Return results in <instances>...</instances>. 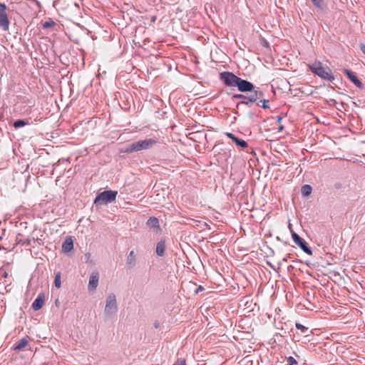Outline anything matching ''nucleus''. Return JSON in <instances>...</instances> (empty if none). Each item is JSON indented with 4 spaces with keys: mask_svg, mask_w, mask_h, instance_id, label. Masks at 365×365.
Masks as SVG:
<instances>
[{
    "mask_svg": "<svg viewBox=\"0 0 365 365\" xmlns=\"http://www.w3.org/2000/svg\"><path fill=\"white\" fill-rule=\"evenodd\" d=\"M225 135L229 138H230L236 144L237 146L242 148H246L248 147V144L245 140L237 138L232 133L227 132V133H225Z\"/></svg>",
    "mask_w": 365,
    "mask_h": 365,
    "instance_id": "nucleus-12",
    "label": "nucleus"
},
{
    "mask_svg": "<svg viewBox=\"0 0 365 365\" xmlns=\"http://www.w3.org/2000/svg\"><path fill=\"white\" fill-rule=\"evenodd\" d=\"M268 264H269V267H272L273 269H274V266H273L272 264L268 263Z\"/></svg>",
    "mask_w": 365,
    "mask_h": 365,
    "instance_id": "nucleus-34",
    "label": "nucleus"
},
{
    "mask_svg": "<svg viewBox=\"0 0 365 365\" xmlns=\"http://www.w3.org/2000/svg\"><path fill=\"white\" fill-rule=\"evenodd\" d=\"M205 289L202 286L200 285L195 290V293L198 294L200 292L203 291Z\"/></svg>",
    "mask_w": 365,
    "mask_h": 365,
    "instance_id": "nucleus-28",
    "label": "nucleus"
},
{
    "mask_svg": "<svg viewBox=\"0 0 365 365\" xmlns=\"http://www.w3.org/2000/svg\"><path fill=\"white\" fill-rule=\"evenodd\" d=\"M7 6L0 2V29L3 31H7L9 29L10 21L7 14Z\"/></svg>",
    "mask_w": 365,
    "mask_h": 365,
    "instance_id": "nucleus-6",
    "label": "nucleus"
},
{
    "mask_svg": "<svg viewBox=\"0 0 365 365\" xmlns=\"http://www.w3.org/2000/svg\"><path fill=\"white\" fill-rule=\"evenodd\" d=\"M126 265L128 269H133L136 265V255L131 250L126 257Z\"/></svg>",
    "mask_w": 365,
    "mask_h": 365,
    "instance_id": "nucleus-14",
    "label": "nucleus"
},
{
    "mask_svg": "<svg viewBox=\"0 0 365 365\" xmlns=\"http://www.w3.org/2000/svg\"><path fill=\"white\" fill-rule=\"evenodd\" d=\"M240 77L232 72L223 71L219 75V79L227 87H236Z\"/></svg>",
    "mask_w": 365,
    "mask_h": 365,
    "instance_id": "nucleus-5",
    "label": "nucleus"
},
{
    "mask_svg": "<svg viewBox=\"0 0 365 365\" xmlns=\"http://www.w3.org/2000/svg\"><path fill=\"white\" fill-rule=\"evenodd\" d=\"M251 93L247 98V101H241L237 104V107H238L240 104H244L245 106H247L250 107L252 106V103H255L263 98L264 93L260 90H255L253 89L252 91H250Z\"/></svg>",
    "mask_w": 365,
    "mask_h": 365,
    "instance_id": "nucleus-8",
    "label": "nucleus"
},
{
    "mask_svg": "<svg viewBox=\"0 0 365 365\" xmlns=\"http://www.w3.org/2000/svg\"><path fill=\"white\" fill-rule=\"evenodd\" d=\"M155 20H156V16H153L151 17V21L153 22L155 21Z\"/></svg>",
    "mask_w": 365,
    "mask_h": 365,
    "instance_id": "nucleus-32",
    "label": "nucleus"
},
{
    "mask_svg": "<svg viewBox=\"0 0 365 365\" xmlns=\"http://www.w3.org/2000/svg\"><path fill=\"white\" fill-rule=\"evenodd\" d=\"M257 105L262 106L264 109L269 108V105L267 104V101L264 97L257 101Z\"/></svg>",
    "mask_w": 365,
    "mask_h": 365,
    "instance_id": "nucleus-21",
    "label": "nucleus"
},
{
    "mask_svg": "<svg viewBox=\"0 0 365 365\" xmlns=\"http://www.w3.org/2000/svg\"><path fill=\"white\" fill-rule=\"evenodd\" d=\"M158 143L155 138H148L143 140H138L130 144L125 149V153H131L143 150H148L153 147Z\"/></svg>",
    "mask_w": 365,
    "mask_h": 365,
    "instance_id": "nucleus-1",
    "label": "nucleus"
},
{
    "mask_svg": "<svg viewBox=\"0 0 365 365\" xmlns=\"http://www.w3.org/2000/svg\"><path fill=\"white\" fill-rule=\"evenodd\" d=\"M99 281V273L97 271H93L89 278L88 289L89 292H94L98 285Z\"/></svg>",
    "mask_w": 365,
    "mask_h": 365,
    "instance_id": "nucleus-10",
    "label": "nucleus"
},
{
    "mask_svg": "<svg viewBox=\"0 0 365 365\" xmlns=\"http://www.w3.org/2000/svg\"><path fill=\"white\" fill-rule=\"evenodd\" d=\"M166 249L165 240H161L157 243L156 245V254L159 257H163L165 254Z\"/></svg>",
    "mask_w": 365,
    "mask_h": 365,
    "instance_id": "nucleus-17",
    "label": "nucleus"
},
{
    "mask_svg": "<svg viewBox=\"0 0 365 365\" xmlns=\"http://www.w3.org/2000/svg\"><path fill=\"white\" fill-rule=\"evenodd\" d=\"M295 327L298 330H300L304 334L308 331V327H307L299 323H296Z\"/></svg>",
    "mask_w": 365,
    "mask_h": 365,
    "instance_id": "nucleus-23",
    "label": "nucleus"
},
{
    "mask_svg": "<svg viewBox=\"0 0 365 365\" xmlns=\"http://www.w3.org/2000/svg\"><path fill=\"white\" fill-rule=\"evenodd\" d=\"M146 224L150 228H154V229H156L157 230L160 229L159 220L157 217H150L148 220Z\"/></svg>",
    "mask_w": 365,
    "mask_h": 365,
    "instance_id": "nucleus-18",
    "label": "nucleus"
},
{
    "mask_svg": "<svg viewBox=\"0 0 365 365\" xmlns=\"http://www.w3.org/2000/svg\"><path fill=\"white\" fill-rule=\"evenodd\" d=\"M54 25H55L54 21H52V20H49V21H45L43 24V29H48V28H51V27L53 26Z\"/></svg>",
    "mask_w": 365,
    "mask_h": 365,
    "instance_id": "nucleus-25",
    "label": "nucleus"
},
{
    "mask_svg": "<svg viewBox=\"0 0 365 365\" xmlns=\"http://www.w3.org/2000/svg\"><path fill=\"white\" fill-rule=\"evenodd\" d=\"M73 249V242L71 237H67L62 244V251L65 253L71 252Z\"/></svg>",
    "mask_w": 365,
    "mask_h": 365,
    "instance_id": "nucleus-16",
    "label": "nucleus"
},
{
    "mask_svg": "<svg viewBox=\"0 0 365 365\" xmlns=\"http://www.w3.org/2000/svg\"><path fill=\"white\" fill-rule=\"evenodd\" d=\"M2 240V237L0 236V241Z\"/></svg>",
    "mask_w": 365,
    "mask_h": 365,
    "instance_id": "nucleus-37",
    "label": "nucleus"
},
{
    "mask_svg": "<svg viewBox=\"0 0 365 365\" xmlns=\"http://www.w3.org/2000/svg\"><path fill=\"white\" fill-rule=\"evenodd\" d=\"M344 73L346 74L348 78L359 88L364 87L363 83L358 79L355 73L349 69H344Z\"/></svg>",
    "mask_w": 365,
    "mask_h": 365,
    "instance_id": "nucleus-11",
    "label": "nucleus"
},
{
    "mask_svg": "<svg viewBox=\"0 0 365 365\" xmlns=\"http://www.w3.org/2000/svg\"><path fill=\"white\" fill-rule=\"evenodd\" d=\"M61 274L58 272L55 276L54 284L57 288H59L61 287Z\"/></svg>",
    "mask_w": 365,
    "mask_h": 365,
    "instance_id": "nucleus-22",
    "label": "nucleus"
},
{
    "mask_svg": "<svg viewBox=\"0 0 365 365\" xmlns=\"http://www.w3.org/2000/svg\"><path fill=\"white\" fill-rule=\"evenodd\" d=\"M236 87H237L238 91L240 92L252 91L255 88L253 83L241 78H239Z\"/></svg>",
    "mask_w": 365,
    "mask_h": 365,
    "instance_id": "nucleus-9",
    "label": "nucleus"
},
{
    "mask_svg": "<svg viewBox=\"0 0 365 365\" xmlns=\"http://www.w3.org/2000/svg\"><path fill=\"white\" fill-rule=\"evenodd\" d=\"M283 128H284V127H283L282 125V126H280V127L279 128V131L282 130H283Z\"/></svg>",
    "mask_w": 365,
    "mask_h": 365,
    "instance_id": "nucleus-35",
    "label": "nucleus"
},
{
    "mask_svg": "<svg viewBox=\"0 0 365 365\" xmlns=\"http://www.w3.org/2000/svg\"><path fill=\"white\" fill-rule=\"evenodd\" d=\"M7 276H8V274H7V272H5L3 274V277H7Z\"/></svg>",
    "mask_w": 365,
    "mask_h": 365,
    "instance_id": "nucleus-33",
    "label": "nucleus"
},
{
    "mask_svg": "<svg viewBox=\"0 0 365 365\" xmlns=\"http://www.w3.org/2000/svg\"><path fill=\"white\" fill-rule=\"evenodd\" d=\"M309 68L314 74L318 76L322 79L329 82H332L334 80L331 69L324 68L319 61L314 62L313 64L310 65Z\"/></svg>",
    "mask_w": 365,
    "mask_h": 365,
    "instance_id": "nucleus-2",
    "label": "nucleus"
},
{
    "mask_svg": "<svg viewBox=\"0 0 365 365\" xmlns=\"http://www.w3.org/2000/svg\"><path fill=\"white\" fill-rule=\"evenodd\" d=\"M312 2L316 7L319 9L322 8V0H312Z\"/></svg>",
    "mask_w": 365,
    "mask_h": 365,
    "instance_id": "nucleus-26",
    "label": "nucleus"
},
{
    "mask_svg": "<svg viewBox=\"0 0 365 365\" xmlns=\"http://www.w3.org/2000/svg\"><path fill=\"white\" fill-rule=\"evenodd\" d=\"M360 48H361V52L365 54V45L364 44H361L360 46Z\"/></svg>",
    "mask_w": 365,
    "mask_h": 365,
    "instance_id": "nucleus-29",
    "label": "nucleus"
},
{
    "mask_svg": "<svg viewBox=\"0 0 365 365\" xmlns=\"http://www.w3.org/2000/svg\"><path fill=\"white\" fill-rule=\"evenodd\" d=\"M289 227L291 228V225L289 224ZM291 230V232H292V238L293 240V241L294 242V243L300 247V249L304 252L306 254L309 255H312V249L309 247L308 244L307 243V242L302 239L297 233H296L295 232H294L292 229Z\"/></svg>",
    "mask_w": 365,
    "mask_h": 365,
    "instance_id": "nucleus-7",
    "label": "nucleus"
},
{
    "mask_svg": "<svg viewBox=\"0 0 365 365\" xmlns=\"http://www.w3.org/2000/svg\"><path fill=\"white\" fill-rule=\"evenodd\" d=\"M45 301V296L43 293H40L32 303V308L34 310L37 311L42 308Z\"/></svg>",
    "mask_w": 365,
    "mask_h": 365,
    "instance_id": "nucleus-13",
    "label": "nucleus"
},
{
    "mask_svg": "<svg viewBox=\"0 0 365 365\" xmlns=\"http://www.w3.org/2000/svg\"><path fill=\"white\" fill-rule=\"evenodd\" d=\"M263 45L265 46H268V43L265 42Z\"/></svg>",
    "mask_w": 365,
    "mask_h": 365,
    "instance_id": "nucleus-36",
    "label": "nucleus"
},
{
    "mask_svg": "<svg viewBox=\"0 0 365 365\" xmlns=\"http://www.w3.org/2000/svg\"><path fill=\"white\" fill-rule=\"evenodd\" d=\"M29 124V121L23 119H19L14 123V127L15 128H21Z\"/></svg>",
    "mask_w": 365,
    "mask_h": 365,
    "instance_id": "nucleus-20",
    "label": "nucleus"
},
{
    "mask_svg": "<svg viewBox=\"0 0 365 365\" xmlns=\"http://www.w3.org/2000/svg\"><path fill=\"white\" fill-rule=\"evenodd\" d=\"M232 98V99H242V101H247L248 96L244 94H234Z\"/></svg>",
    "mask_w": 365,
    "mask_h": 365,
    "instance_id": "nucleus-24",
    "label": "nucleus"
},
{
    "mask_svg": "<svg viewBox=\"0 0 365 365\" xmlns=\"http://www.w3.org/2000/svg\"><path fill=\"white\" fill-rule=\"evenodd\" d=\"M29 344V341L26 338H22L19 341L15 343L12 347V350L15 351H20Z\"/></svg>",
    "mask_w": 365,
    "mask_h": 365,
    "instance_id": "nucleus-15",
    "label": "nucleus"
},
{
    "mask_svg": "<svg viewBox=\"0 0 365 365\" xmlns=\"http://www.w3.org/2000/svg\"><path fill=\"white\" fill-rule=\"evenodd\" d=\"M282 120V118L281 116H277V123H281Z\"/></svg>",
    "mask_w": 365,
    "mask_h": 365,
    "instance_id": "nucleus-31",
    "label": "nucleus"
},
{
    "mask_svg": "<svg viewBox=\"0 0 365 365\" xmlns=\"http://www.w3.org/2000/svg\"><path fill=\"white\" fill-rule=\"evenodd\" d=\"M287 365H296L297 364V360L293 356H289L287 358Z\"/></svg>",
    "mask_w": 365,
    "mask_h": 365,
    "instance_id": "nucleus-27",
    "label": "nucleus"
},
{
    "mask_svg": "<svg viewBox=\"0 0 365 365\" xmlns=\"http://www.w3.org/2000/svg\"><path fill=\"white\" fill-rule=\"evenodd\" d=\"M118 192L105 190L97 195L94 200L95 204H108L115 200Z\"/></svg>",
    "mask_w": 365,
    "mask_h": 365,
    "instance_id": "nucleus-4",
    "label": "nucleus"
},
{
    "mask_svg": "<svg viewBox=\"0 0 365 365\" xmlns=\"http://www.w3.org/2000/svg\"><path fill=\"white\" fill-rule=\"evenodd\" d=\"M160 323L158 322H155L154 323L155 328L158 329L159 327Z\"/></svg>",
    "mask_w": 365,
    "mask_h": 365,
    "instance_id": "nucleus-30",
    "label": "nucleus"
},
{
    "mask_svg": "<svg viewBox=\"0 0 365 365\" xmlns=\"http://www.w3.org/2000/svg\"><path fill=\"white\" fill-rule=\"evenodd\" d=\"M117 311L116 297L114 293H110L106 298L104 314L106 317L112 318L115 315Z\"/></svg>",
    "mask_w": 365,
    "mask_h": 365,
    "instance_id": "nucleus-3",
    "label": "nucleus"
},
{
    "mask_svg": "<svg viewBox=\"0 0 365 365\" xmlns=\"http://www.w3.org/2000/svg\"><path fill=\"white\" fill-rule=\"evenodd\" d=\"M312 187L309 185H304L302 187L301 193L303 196L306 197L311 194Z\"/></svg>",
    "mask_w": 365,
    "mask_h": 365,
    "instance_id": "nucleus-19",
    "label": "nucleus"
}]
</instances>
